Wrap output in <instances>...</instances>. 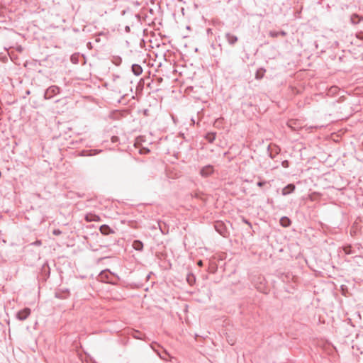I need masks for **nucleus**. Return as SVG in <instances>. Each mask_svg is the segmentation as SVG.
Masks as SVG:
<instances>
[{
	"instance_id": "1",
	"label": "nucleus",
	"mask_w": 363,
	"mask_h": 363,
	"mask_svg": "<svg viewBox=\"0 0 363 363\" xmlns=\"http://www.w3.org/2000/svg\"><path fill=\"white\" fill-rule=\"evenodd\" d=\"M60 92V89L56 86H50L45 93V99H50L52 96L57 95Z\"/></svg>"
},
{
	"instance_id": "2",
	"label": "nucleus",
	"mask_w": 363,
	"mask_h": 363,
	"mask_svg": "<svg viewBox=\"0 0 363 363\" xmlns=\"http://www.w3.org/2000/svg\"><path fill=\"white\" fill-rule=\"evenodd\" d=\"M214 172L213 167L212 165H206L201 168L200 170V174L203 177H207L211 176Z\"/></svg>"
},
{
	"instance_id": "3",
	"label": "nucleus",
	"mask_w": 363,
	"mask_h": 363,
	"mask_svg": "<svg viewBox=\"0 0 363 363\" xmlns=\"http://www.w3.org/2000/svg\"><path fill=\"white\" fill-rule=\"evenodd\" d=\"M30 314V309L26 308L18 312L16 317L20 320H26Z\"/></svg>"
},
{
	"instance_id": "4",
	"label": "nucleus",
	"mask_w": 363,
	"mask_h": 363,
	"mask_svg": "<svg viewBox=\"0 0 363 363\" xmlns=\"http://www.w3.org/2000/svg\"><path fill=\"white\" fill-rule=\"evenodd\" d=\"M295 188L296 187H295L294 184H288L286 186H285L282 189V194L284 196L288 195L290 193L293 192L295 190Z\"/></svg>"
},
{
	"instance_id": "5",
	"label": "nucleus",
	"mask_w": 363,
	"mask_h": 363,
	"mask_svg": "<svg viewBox=\"0 0 363 363\" xmlns=\"http://www.w3.org/2000/svg\"><path fill=\"white\" fill-rule=\"evenodd\" d=\"M99 230L100 232L105 235L114 233V231L107 225H101Z\"/></svg>"
},
{
	"instance_id": "6",
	"label": "nucleus",
	"mask_w": 363,
	"mask_h": 363,
	"mask_svg": "<svg viewBox=\"0 0 363 363\" xmlns=\"http://www.w3.org/2000/svg\"><path fill=\"white\" fill-rule=\"evenodd\" d=\"M85 219L88 222L101 220V218L99 216L92 213L87 214L85 217Z\"/></svg>"
},
{
	"instance_id": "7",
	"label": "nucleus",
	"mask_w": 363,
	"mask_h": 363,
	"mask_svg": "<svg viewBox=\"0 0 363 363\" xmlns=\"http://www.w3.org/2000/svg\"><path fill=\"white\" fill-rule=\"evenodd\" d=\"M132 71L135 75L139 76L143 72V69L140 65L135 64L132 65Z\"/></svg>"
},
{
	"instance_id": "8",
	"label": "nucleus",
	"mask_w": 363,
	"mask_h": 363,
	"mask_svg": "<svg viewBox=\"0 0 363 363\" xmlns=\"http://www.w3.org/2000/svg\"><path fill=\"white\" fill-rule=\"evenodd\" d=\"M362 21H363V17L359 16L357 14H352L351 16L350 21L352 24H357Z\"/></svg>"
},
{
	"instance_id": "9",
	"label": "nucleus",
	"mask_w": 363,
	"mask_h": 363,
	"mask_svg": "<svg viewBox=\"0 0 363 363\" xmlns=\"http://www.w3.org/2000/svg\"><path fill=\"white\" fill-rule=\"evenodd\" d=\"M225 37L228 42L231 45L235 44L238 41V38L231 33H227Z\"/></svg>"
},
{
	"instance_id": "10",
	"label": "nucleus",
	"mask_w": 363,
	"mask_h": 363,
	"mask_svg": "<svg viewBox=\"0 0 363 363\" xmlns=\"http://www.w3.org/2000/svg\"><path fill=\"white\" fill-rule=\"evenodd\" d=\"M280 224L283 227H288L291 224V220L289 218L284 216L280 219Z\"/></svg>"
},
{
	"instance_id": "11",
	"label": "nucleus",
	"mask_w": 363,
	"mask_h": 363,
	"mask_svg": "<svg viewBox=\"0 0 363 363\" xmlns=\"http://www.w3.org/2000/svg\"><path fill=\"white\" fill-rule=\"evenodd\" d=\"M133 247L136 250H142L143 247V244L140 240H135L133 243Z\"/></svg>"
},
{
	"instance_id": "12",
	"label": "nucleus",
	"mask_w": 363,
	"mask_h": 363,
	"mask_svg": "<svg viewBox=\"0 0 363 363\" xmlns=\"http://www.w3.org/2000/svg\"><path fill=\"white\" fill-rule=\"evenodd\" d=\"M264 73H265L264 69L260 68V69H257L256 72V74H255V78L257 79H261L264 77Z\"/></svg>"
},
{
	"instance_id": "13",
	"label": "nucleus",
	"mask_w": 363,
	"mask_h": 363,
	"mask_svg": "<svg viewBox=\"0 0 363 363\" xmlns=\"http://www.w3.org/2000/svg\"><path fill=\"white\" fill-rule=\"evenodd\" d=\"M286 33L285 31L276 32V31H270L269 35L272 38H277L279 35L286 36Z\"/></svg>"
},
{
	"instance_id": "14",
	"label": "nucleus",
	"mask_w": 363,
	"mask_h": 363,
	"mask_svg": "<svg viewBox=\"0 0 363 363\" xmlns=\"http://www.w3.org/2000/svg\"><path fill=\"white\" fill-rule=\"evenodd\" d=\"M216 138V136H215V134L214 133H208L207 135H206V139L210 142V143H213V140H215Z\"/></svg>"
},
{
	"instance_id": "15",
	"label": "nucleus",
	"mask_w": 363,
	"mask_h": 363,
	"mask_svg": "<svg viewBox=\"0 0 363 363\" xmlns=\"http://www.w3.org/2000/svg\"><path fill=\"white\" fill-rule=\"evenodd\" d=\"M343 250L345 251V252L346 254H350V253H351L350 246L345 247L343 248Z\"/></svg>"
},
{
	"instance_id": "16",
	"label": "nucleus",
	"mask_w": 363,
	"mask_h": 363,
	"mask_svg": "<svg viewBox=\"0 0 363 363\" xmlns=\"http://www.w3.org/2000/svg\"><path fill=\"white\" fill-rule=\"evenodd\" d=\"M61 231L58 229H55L53 230V234L55 235H59L61 234Z\"/></svg>"
},
{
	"instance_id": "17",
	"label": "nucleus",
	"mask_w": 363,
	"mask_h": 363,
	"mask_svg": "<svg viewBox=\"0 0 363 363\" xmlns=\"http://www.w3.org/2000/svg\"><path fill=\"white\" fill-rule=\"evenodd\" d=\"M159 355L160 358H162V359H166V356L167 355V354L166 352H164L163 354H160Z\"/></svg>"
},
{
	"instance_id": "18",
	"label": "nucleus",
	"mask_w": 363,
	"mask_h": 363,
	"mask_svg": "<svg viewBox=\"0 0 363 363\" xmlns=\"http://www.w3.org/2000/svg\"><path fill=\"white\" fill-rule=\"evenodd\" d=\"M266 184V182H259L257 183V186H259V187H262L263 186L264 184Z\"/></svg>"
},
{
	"instance_id": "19",
	"label": "nucleus",
	"mask_w": 363,
	"mask_h": 363,
	"mask_svg": "<svg viewBox=\"0 0 363 363\" xmlns=\"http://www.w3.org/2000/svg\"><path fill=\"white\" fill-rule=\"evenodd\" d=\"M41 244L42 242L40 240H36L35 242H33V245H40Z\"/></svg>"
},
{
	"instance_id": "20",
	"label": "nucleus",
	"mask_w": 363,
	"mask_h": 363,
	"mask_svg": "<svg viewBox=\"0 0 363 363\" xmlns=\"http://www.w3.org/2000/svg\"><path fill=\"white\" fill-rule=\"evenodd\" d=\"M197 264H198L199 266L201 267V266L203 265V262L201 260H199Z\"/></svg>"
},
{
	"instance_id": "21",
	"label": "nucleus",
	"mask_w": 363,
	"mask_h": 363,
	"mask_svg": "<svg viewBox=\"0 0 363 363\" xmlns=\"http://www.w3.org/2000/svg\"><path fill=\"white\" fill-rule=\"evenodd\" d=\"M292 121H290V123L289 124V126L291 127Z\"/></svg>"
}]
</instances>
